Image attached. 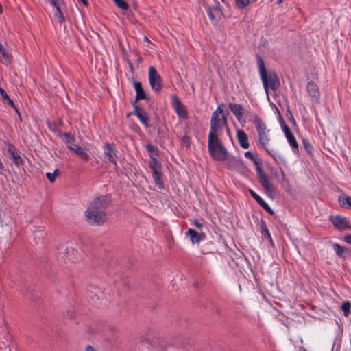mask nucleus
<instances>
[{
  "label": "nucleus",
  "mask_w": 351,
  "mask_h": 351,
  "mask_svg": "<svg viewBox=\"0 0 351 351\" xmlns=\"http://www.w3.org/2000/svg\"><path fill=\"white\" fill-rule=\"evenodd\" d=\"M4 170V165L3 162L0 160V173L3 174V171Z\"/></svg>",
  "instance_id": "47"
},
{
  "label": "nucleus",
  "mask_w": 351,
  "mask_h": 351,
  "mask_svg": "<svg viewBox=\"0 0 351 351\" xmlns=\"http://www.w3.org/2000/svg\"><path fill=\"white\" fill-rule=\"evenodd\" d=\"M351 303L345 302L341 305V309L343 311L344 315L348 316L350 313Z\"/></svg>",
  "instance_id": "34"
},
{
  "label": "nucleus",
  "mask_w": 351,
  "mask_h": 351,
  "mask_svg": "<svg viewBox=\"0 0 351 351\" xmlns=\"http://www.w3.org/2000/svg\"><path fill=\"white\" fill-rule=\"evenodd\" d=\"M5 48L3 47V46L0 43V53L3 52V51H5Z\"/></svg>",
  "instance_id": "49"
},
{
  "label": "nucleus",
  "mask_w": 351,
  "mask_h": 351,
  "mask_svg": "<svg viewBox=\"0 0 351 351\" xmlns=\"http://www.w3.org/2000/svg\"><path fill=\"white\" fill-rule=\"evenodd\" d=\"M253 124L256 128V130L258 135V144L259 145L265 149L267 152L271 155L274 158H276L275 154H272L268 149L267 145L270 140L269 137V130L267 128V125L265 122L256 114L253 117Z\"/></svg>",
  "instance_id": "4"
},
{
  "label": "nucleus",
  "mask_w": 351,
  "mask_h": 351,
  "mask_svg": "<svg viewBox=\"0 0 351 351\" xmlns=\"http://www.w3.org/2000/svg\"><path fill=\"white\" fill-rule=\"evenodd\" d=\"M152 177H153V179L154 180V182L156 184V186H158L159 189H162L164 188V184H163V181L161 178V170L160 171H156L154 172V171H152Z\"/></svg>",
  "instance_id": "25"
},
{
  "label": "nucleus",
  "mask_w": 351,
  "mask_h": 351,
  "mask_svg": "<svg viewBox=\"0 0 351 351\" xmlns=\"http://www.w3.org/2000/svg\"><path fill=\"white\" fill-rule=\"evenodd\" d=\"M85 351H97L94 347L90 345H88L85 348Z\"/></svg>",
  "instance_id": "46"
},
{
  "label": "nucleus",
  "mask_w": 351,
  "mask_h": 351,
  "mask_svg": "<svg viewBox=\"0 0 351 351\" xmlns=\"http://www.w3.org/2000/svg\"><path fill=\"white\" fill-rule=\"evenodd\" d=\"M339 201L341 206L351 208V197L348 196H341L339 197Z\"/></svg>",
  "instance_id": "31"
},
{
  "label": "nucleus",
  "mask_w": 351,
  "mask_h": 351,
  "mask_svg": "<svg viewBox=\"0 0 351 351\" xmlns=\"http://www.w3.org/2000/svg\"><path fill=\"white\" fill-rule=\"evenodd\" d=\"M208 149L211 157L217 161L228 159V152L219 137L208 138Z\"/></svg>",
  "instance_id": "5"
},
{
  "label": "nucleus",
  "mask_w": 351,
  "mask_h": 351,
  "mask_svg": "<svg viewBox=\"0 0 351 351\" xmlns=\"http://www.w3.org/2000/svg\"><path fill=\"white\" fill-rule=\"evenodd\" d=\"M0 95L5 102H7L10 106L14 108L16 111H17L13 101L9 97V96L7 94V93L5 92V90L1 87H0Z\"/></svg>",
  "instance_id": "27"
},
{
  "label": "nucleus",
  "mask_w": 351,
  "mask_h": 351,
  "mask_svg": "<svg viewBox=\"0 0 351 351\" xmlns=\"http://www.w3.org/2000/svg\"><path fill=\"white\" fill-rule=\"evenodd\" d=\"M302 143H303V147H304L305 151L308 154H311L313 152V146H312L311 143L306 139H303Z\"/></svg>",
  "instance_id": "36"
},
{
  "label": "nucleus",
  "mask_w": 351,
  "mask_h": 351,
  "mask_svg": "<svg viewBox=\"0 0 351 351\" xmlns=\"http://www.w3.org/2000/svg\"><path fill=\"white\" fill-rule=\"evenodd\" d=\"M256 172L258 178L259 182L262 186L265 188L271 182L268 179L267 175L263 172L260 165L256 167Z\"/></svg>",
  "instance_id": "16"
},
{
  "label": "nucleus",
  "mask_w": 351,
  "mask_h": 351,
  "mask_svg": "<svg viewBox=\"0 0 351 351\" xmlns=\"http://www.w3.org/2000/svg\"><path fill=\"white\" fill-rule=\"evenodd\" d=\"M133 85L136 93L135 97L136 101L145 99V93L142 88L141 83L140 82L134 81Z\"/></svg>",
  "instance_id": "22"
},
{
  "label": "nucleus",
  "mask_w": 351,
  "mask_h": 351,
  "mask_svg": "<svg viewBox=\"0 0 351 351\" xmlns=\"http://www.w3.org/2000/svg\"><path fill=\"white\" fill-rule=\"evenodd\" d=\"M58 173V170L56 169L53 173L48 172L46 173V177L49 179L51 182H53L56 180V176Z\"/></svg>",
  "instance_id": "38"
},
{
  "label": "nucleus",
  "mask_w": 351,
  "mask_h": 351,
  "mask_svg": "<svg viewBox=\"0 0 351 351\" xmlns=\"http://www.w3.org/2000/svg\"><path fill=\"white\" fill-rule=\"evenodd\" d=\"M228 107L231 112L236 117L238 121L242 123L244 114V109L242 106L237 103H229ZM243 122H245V121L243 120Z\"/></svg>",
  "instance_id": "13"
},
{
  "label": "nucleus",
  "mask_w": 351,
  "mask_h": 351,
  "mask_svg": "<svg viewBox=\"0 0 351 351\" xmlns=\"http://www.w3.org/2000/svg\"><path fill=\"white\" fill-rule=\"evenodd\" d=\"M103 151L105 158H107L110 162L117 167V155L115 148L110 143H104L103 145Z\"/></svg>",
  "instance_id": "12"
},
{
  "label": "nucleus",
  "mask_w": 351,
  "mask_h": 351,
  "mask_svg": "<svg viewBox=\"0 0 351 351\" xmlns=\"http://www.w3.org/2000/svg\"><path fill=\"white\" fill-rule=\"evenodd\" d=\"M283 131H284V133H285L286 137H287L293 134L292 132L291 131L290 128H289V126H287V125H284Z\"/></svg>",
  "instance_id": "41"
},
{
  "label": "nucleus",
  "mask_w": 351,
  "mask_h": 351,
  "mask_svg": "<svg viewBox=\"0 0 351 351\" xmlns=\"http://www.w3.org/2000/svg\"><path fill=\"white\" fill-rule=\"evenodd\" d=\"M146 149H147V152L149 153V158H151L152 156H155L154 153H155L156 156L158 155L157 148L155 146L148 143L146 145Z\"/></svg>",
  "instance_id": "33"
},
{
  "label": "nucleus",
  "mask_w": 351,
  "mask_h": 351,
  "mask_svg": "<svg viewBox=\"0 0 351 351\" xmlns=\"http://www.w3.org/2000/svg\"><path fill=\"white\" fill-rule=\"evenodd\" d=\"M134 110L133 112H131V114L136 115L143 125L145 127H148L149 117L146 112L137 105H134Z\"/></svg>",
  "instance_id": "14"
},
{
  "label": "nucleus",
  "mask_w": 351,
  "mask_h": 351,
  "mask_svg": "<svg viewBox=\"0 0 351 351\" xmlns=\"http://www.w3.org/2000/svg\"><path fill=\"white\" fill-rule=\"evenodd\" d=\"M6 148L14 164L20 167L24 165V160L21 156L20 152L10 143H5Z\"/></svg>",
  "instance_id": "8"
},
{
  "label": "nucleus",
  "mask_w": 351,
  "mask_h": 351,
  "mask_svg": "<svg viewBox=\"0 0 351 351\" xmlns=\"http://www.w3.org/2000/svg\"><path fill=\"white\" fill-rule=\"evenodd\" d=\"M171 100L172 106L177 115L183 119H186L188 118V114L186 107L182 104L178 97L176 95L171 96Z\"/></svg>",
  "instance_id": "9"
},
{
  "label": "nucleus",
  "mask_w": 351,
  "mask_h": 351,
  "mask_svg": "<svg viewBox=\"0 0 351 351\" xmlns=\"http://www.w3.org/2000/svg\"><path fill=\"white\" fill-rule=\"evenodd\" d=\"M185 235L189 237L192 243H199L205 238L204 233H199L192 228H189L185 232Z\"/></svg>",
  "instance_id": "15"
},
{
  "label": "nucleus",
  "mask_w": 351,
  "mask_h": 351,
  "mask_svg": "<svg viewBox=\"0 0 351 351\" xmlns=\"http://www.w3.org/2000/svg\"><path fill=\"white\" fill-rule=\"evenodd\" d=\"M249 192L251 195V196L256 201V202H258L259 199H261V197L256 193L254 192L252 189H249Z\"/></svg>",
  "instance_id": "40"
},
{
  "label": "nucleus",
  "mask_w": 351,
  "mask_h": 351,
  "mask_svg": "<svg viewBox=\"0 0 351 351\" xmlns=\"http://www.w3.org/2000/svg\"><path fill=\"white\" fill-rule=\"evenodd\" d=\"M269 152H271L272 154H275V156H276V158H274L276 161H278V160H282V157L280 154H279L277 152L271 149V150H269Z\"/></svg>",
  "instance_id": "42"
},
{
  "label": "nucleus",
  "mask_w": 351,
  "mask_h": 351,
  "mask_svg": "<svg viewBox=\"0 0 351 351\" xmlns=\"http://www.w3.org/2000/svg\"><path fill=\"white\" fill-rule=\"evenodd\" d=\"M149 166L152 171H160L161 167L155 156L149 158Z\"/></svg>",
  "instance_id": "26"
},
{
  "label": "nucleus",
  "mask_w": 351,
  "mask_h": 351,
  "mask_svg": "<svg viewBox=\"0 0 351 351\" xmlns=\"http://www.w3.org/2000/svg\"><path fill=\"white\" fill-rule=\"evenodd\" d=\"M256 58L260 77L265 92L267 93L269 88L272 90H277L280 85L278 75L274 72L267 73L263 58L258 55Z\"/></svg>",
  "instance_id": "3"
},
{
  "label": "nucleus",
  "mask_w": 351,
  "mask_h": 351,
  "mask_svg": "<svg viewBox=\"0 0 351 351\" xmlns=\"http://www.w3.org/2000/svg\"><path fill=\"white\" fill-rule=\"evenodd\" d=\"M111 203L108 195H101L94 198L84 212L86 223L91 226H101L107 221L106 208Z\"/></svg>",
  "instance_id": "1"
},
{
  "label": "nucleus",
  "mask_w": 351,
  "mask_h": 351,
  "mask_svg": "<svg viewBox=\"0 0 351 351\" xmlns=\"http://www.w3.org/2000/svg\"><path fill=\"white\" fill-rule=\"evenodd\" d=\"M191 225L195 226L197 228H201L203 226V223L202 222H200L199 221H197V220H194L191 223Z\"/></svg>",
  "instance_id": "44"
},
{
  "label": "nucleus",
  "mask_w": 351,
  "mask_h": 351,
  "mask_svg": "<svg viewBox=\"0 0 351 351\" xmlns=\"http://www.w3.org/2000/svg\"><path fill=\"white\" fill-rule=\"evenodd\" d=\"M5 61L8 63H10V56L9 54L5 51L1 53Z\"/></svg>",
  "instance_id": "43"
},
{
  "label": "nucleus",
  "mask_w": 351,
  "mask_h": 351,
  "mask_svg": "<svg viewBox=\"0 0 351 351\" xmlns=\"http://www.w3.org/2000/svg\"><path fill=\"white\" fill-rule=\"evenodd\" d=\"M306 92L311 101L313 103H318L320 97L319 88L314 82H309L306 84Z\"/></svg>",
  "instance_id": "11"
},
{
  "label": "nucleus",
  "mask_w": 351,
  "mask_h": 351,
  "mask_svg": "<svg viewBox=\"0 0 351 351\" xmlns=\"http://www.w3.org/2000/svg\"><path fill=\"white\" fill-rule=\"evenodd\" d=\"M117 7L123 10L128 9V3L124 0H113Z\"/></svg>",
  "instance_id": "35"
},
{
  "label": "nucleus",
  "mask_w": 351,
  "mask_h": 351,
  "mask_svg": "<svg viewBox=\"0 0 351 351\" xmlns=\"http://www.w3.org/2000/svg\"><path fill=\"white\" fill-rule=\"evenodd\" d=\"M343 240L348 244L351 245V234L345 235L343 237Z\"/></svg>",
  "instance_id": "45"
},
{
  "label": "nucleus",
  "mask_w": 351,
  "mask_h": 351,
  "mask_svg": "<svg viewBox=\"0 0 351 351\" xmlns=\"http://www.w3.org/2000/svg\"><path fill=\"white\" fill-rule=\"evenodd\" d=\"M261 232L263 237L272 241L271 237L270 235L269 231L267 227L266 223L265 221H262L261 225Z\"/></svg>",
  "instance_id": "28"
},
{
  "label": "nucleus",
  "mask_w": 351,
  "mask_h": 351,
  "mask_svg": "<svg viewBox=\"0 0 351 351\" xmlns=\"http://www.w3.org/2000/svg\"><path fill=\"white\" fill-rule=\"evenodd\" d=\"M282 2V0H278L277 1V3L280 4Z\"/></svg>",
  "instance_id": "51"
},
{
  "label": "nucleus",
  "mask_w": 351,
  "mask_h": 351,
  "mask_svg": "<svg viewBox=\"0 0 351 351\" xmlns=\"http://www.w3.org/2000/svg\"><path fill=\"white\" fill-rule=\"evenodd\" d=\"M70 150L73 151L80 159L84 161H88L90 158L88 154L84 149L83 147L79 145L70 147Z\"/></svg>",
  "instance_id": "20"
},
{
  "label": "nucleus",
  "mask_w": 351,
  "mask_h": 351,
  "mask_svg": "<svg viewBox=\"0 0 351 351\" xmlns=\"http://www.w3.org/2000/svg\"><path fill=\"white\" fill-rule=\"evenodd\" d=\"M49 1L51 2V5L55 8V11H54L55 18L57 19V21L60 23H62L63 21H64V17L63 14L58 5L60 0H49Z\"/></svg>",
  "instance_id": "18"
},
{
  "label": "nucleus",
  "mask_w": 351,
  "mask_h": 351,
  "mask_svg": "<svg viewBox=\"0 0 351 351\" xmlns=\"http://www.w3.org/2000/svg\"><path fill=\"white\" fill-rule=\"evenodd\" d=\"M79 1H81L84 5H88V1L86 0H78Z\"/></svg>",
  "instance_id": "48"
},
{
  "label": "nucleus",
  "mask_w": 351,
  "mask_h": 351,
  "mask_svg": "<svg viewBox=\"0 0 351 351\" xmlns=\"http://www.w3.org/2000/svg\"><path fill=\"white\" fill-rule=\"evenodd\" d=\"M286 138H287L290 146L291 147L293 151L295 152L296 150H298V145L297 141H296L295 138L294 137L293 134H292L291 135H290Z\"/></svg>",
  "instance_id": "30"
},
{
  "label": "nucleus",
  "mask_w": 351,
  "mask_h": 351,
  "mask_svg": "<svg viewBox=\"0 0 351 351\" xmlns=\"http://www.w3.org/2000/svg\"><path fill=\"white\" fill-rule=\"evenodd\" d=\"M332 248L335 254L342 258H346L350 252L348 248L342 247L337 243L332 244Z\"/></svg>",
  "instance_id": "17"
},
{
  "label": "nucleus",
  "mask_w": 351,
  "mask_h": 351,
  "mask_svg": "<svg viewBox=\"0 0 351 351\" xmlns=\"http://www.w3.org/2000/svg\"><path fill=\"white\" fill-rule=\"evenodd\" d=\"M188 138H188V136H184L182 137V141H186L188 140Z\"/></svg>",
  "instance_id": "50"
},
{
  "label": "nucleus",
  "mask_w": 351,
  "mask_h": 351,
  "mask_svg": "<svg viewBox=\"0 0 351 351\" xmlns=\"http://www.w3.org/2000/svg\"><path fill=\"white\" fill-rule=\"evenodd\" d=\"M148 79L152 89L159 92L163 87L162 77L154 66H150L148 71Z\"/></svg>",
  "instance_id": "6"
},
{
  "label": "nucleus",
  "mask_w": 351,
  "mask_h": 351,
  "mask_svg": "<svg viewBox=\"0 0 351 351\" xmlns=\"http://www.w3.org/2000/svg\"><path fill=\"white\" fill-rule=\"evenodd\" d=\"M138 348L140 351H151L152 349L154 351H159V348L158 347L155 348L147 339L141 341L138 343Z\"/></svg>",
  "instance_id": "23"
},
{
  "label": "nucleus",
  "mask_w": 351,
  "mask_h": 351,
  "mask_svg": "<svg viewBox=\"0 0 351 351\" xmlns=\"http://www.w3.org/2000/svg\"><path fill=\"white\" fill-rule=\"evenodd\" d=\"M205 8L206 12L212 23L213 24L217 23L223 15L219 8V4L217 2H214L211 4H206Z\"/></svg>",
  "instance_id": "7"
},
{
  "label": "nucleus",
  "mask_w": 351,
  "mask_h": 351,
  "mask_svg": "<svg viewBox=\"0 0 351 351\" xmlns=\"http://www.w3.org/2000/svg\"><path fill=\"white\" fill-rule=\"evenodd\" d=\"M75 252H76L74 249L71 247H66L64 250V256H62V258L71 262H75L77 261V258H75Z\"/></svg>",
  "instance_id": "24"
},
{
  "label": "nucleus",
  "mask_w": 351,
  "mask_h": 351,
  "mask_svg": "<svg viewBox=\"0 0 351 351\" xmlns=\"http://www.w3.org/2000/svg\"><path fill=\"white\" fill-rule=\"evenodd\" d=\"M257 202L264 210H265L270 215L274 214L273 210L262 198L261 199H259V201Z\"/></svg>",
  "instance_id": "32"
},
{
  "label": "nucleus",
  "mask_w": 351,
  "mask_h": 351,
  "mask_svg": "<svg viewBox=\"0 0 351 351\" xmlns=\"http://www.w3.org/2000/svg\"><path fill=\"white\" fill-rule=\"evenodd\" d=\"M245 156L247 158H249L252 160H253V162L257 165H259L258 164V162H257V158L254 156V155L250 151H247L245 153Z\"/></svg>",
  "instance_id": "39"
},
{
  "label": "nucleus",
  "mask_w": 351,
  "mask_h": 351,
  "mask_svg": "<svg viewBox=\"0 0 351 351\" xmlns=\"http://www.w3.org/2000/svg\"><path fill=\"white\" fill-rule=\"evenodd\" d=\"M266 193L269 196L271 197L274 192H275V187L271 183L265 188Z\"/></svg>",
  "instance_id": "37"
},
{
  "label": "nucleus",
  "mask_w": 351,
  "mask_h": 351,
  "mask_svg": "<svg viewBox=\"0 0 351 351\" xmlns=\"http://www.w3.org/2000/svg\"><path fill=\"white\" fill-rule=\"evenodd\" d=\"M237 136L241 147L243 149H247L250 145L245 132L242 130H239L237 132Z\"/></svg>",
  "instance_id": "19"
},
{
  "label": "nucleus",
  "mask_w": 351,
  "mask_h": 351,
  "mask_svg": "<svg viewBox=\"0 0 351 351\" xmlns=\"http://www.w3.org/2000/svg\"><path fill=\"white\" fill-rule=\"evenodd\" d=\"M60 136L62 138L64 141L66 143L67 148L70 150V147H75L77 145L75 143V139L74 136H71L70 133L68 132H61L60 133Z\"/></svg>",
  "instance_id": "21"
},
{
  "label": "nucleus",
  "mask_w": 351,
  "mask_h": 351,
  "mask_svg": "<svg viewBox=\"0 0 351 351\" xmlns=\"http://www.w3.org/2000/svg\"><path fill=\"white\" fill-rule=\"evenodd\" d=\"M330 219L335 228L340 231L351 229V226L346 217L341 215H335L334 217H331Z\"/></svg>",
  "instance_id": "10"
},
{
  "label": "nucleus",
  "mask_w": 351,
  "mask_h": 351,
  "mask_svg": "<svg viewBox=\"0 0 351 351\" xmlns=\"http://www.w3.org/2000/svg\"><path fill=\"white\" fill-rule=\"evenodd\" d=\"M229 113H225L222 106L219 105L216 110L212 113L210 118V129L208 133V137H219L222 133L223 128H228L227 115Z\"/></svg>",
  "instance_id": "2"
},
{
  "label": "nucleus",
  "mask_w": 351,
  "mask_h": 351,
  "mask_svg": "<svg viewBox=\"0 0 351 351\" xmlns=\"http://www.w3.org/2000/svg\"><path fill=\"white\" fill-rule=\"evenodd\" d=\"M256 0H235V4L239 9H243L249 4L254 3Z\"/></svg>",
  "instance_id": "29"
}]
</instances>
